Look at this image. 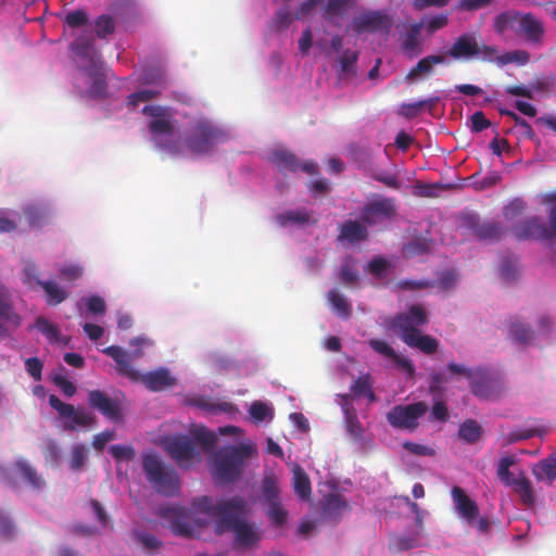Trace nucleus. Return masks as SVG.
Returning a JSON list of instances; mask_svg holds the SVG:
<instances>
[{"instance_id": "53", "label": "nucleus", "mask_w": 556, "mask_h": 556, "mask_svg": "<svg viewBox=\"0 0 556 556\" xmlns=\"http://www.w3.org/2000/svg\"><path fill=\"white\" fill-rule=\"evenodd\" d=\"M64 22L72 28H78L87 24L88 15L83 9L71 11L65 15Z\"/></svg>"}, {"instance_id": "12", "label": "nucleus", "mask_w": 556, "mask_h": 556, "mask_svg": "<svg viewBox=\"0 0 556 556\" xmlns=\"http://www.w3.org/2000/svg\"><path fill=\"white\" fill-rule=\"evenodd\" d=\"M102 352L114 359L117 364L118 375L128 378L134 382H138L141 374L132 366V361L143 355L140 349H135L132 352H127L118 345H110L104 348Z\"/></svg>"}, {"instance_id": "26", "label": "nucleus", "mask_w": 556, "mask_h": 556, "mask_svg": "<svg viewBox=\"0 0 556 556\" xmlns=\"http://www.w3.org/2000/svg\"><path fill=\"white\" fill-rule=\"evenodd\" d=\"M445 62V58L440 54L428 55L417 62L406 75V80H416L424 75H431L433 66Z\"/></svg>"}, {"instance_id": "30", "label": "nucleus", "mask_w": 556, "mask_h": 556, "mask_svg": "<svg viewBox=\"0 0 556 556\" xmlns=\"http://www.w3.org/2000/svg\"><path fill=\"white\" fill-rule=\"evenodd\" d=\"M367 236L368 232L364 225L356 220H348L341 226L339 239L354 243L365 240Z\"/></svg>"}, {"instance_id": "10", "label": "nucleus", "mask_w": 556, "mask_h": 556, "mask_svg": "<svg viewBox=\"0 0 556 556\" xmlns=\"http://www.w3.org/2000/svg\"><path fill=\"white\" fill-rule=\"evenodd\" d=\"M462 227L470 230L479 240L497 241L504 233V228L496 220H481L476 213H463Z\"/></svg>"}, {"instance_id": "9", "label": "nucleus", "mask_w": 556, "mask_h": 556, "mask_svg": "<svg viewBox=\"0 0 556 556\" xmlns=\"http://www.w3.org/2000/svg\"><path fill=\"white\" fill-rule=\"evenodd\" d=\"M162 446L179 467H188L194 458L199 457L191 438L186 434L165 437L162 439Z\"/></svg>"}, {"instance_id": "44", "label": "nucleus", "mask_w": 556, "mask_h": 556, "mask_svg": "<svg viewBox=\"0 0 556 556\" xmlns=\"http://www.w3.org/2000/svg\"><path fill=\"white\" fill-rule=\"evenodd\" d=\"M35 327L51 342L60 338L59 328L42 316L37 317Z\"/></svg>"}, {"instance_id": "22", "label": "nucleus", "mask_w": 556, "mask_h": 556, "mask_svg": "<svg viewBox=\"0 0 556 556\" xmlns=\"http://www.w3.org/2000/svg\"><path fill=\"white\" fill-rule=\"evenodd\" d=\"M496 384L497 382L486 377L482 370H477L473 379L470 380V389L473 395L485 400L497 397V393L495 392Z\"/></svg>"}, {"instance_id": "8", "label": "nucleus", "mask_w": 556, "mask_h": 556, "mask_svg": "<svg viewBox=\"0 0 556 556\" xmlns=\"http://www.w3.org/2000/svg\"><path fill=\"white\" fill-rule=\"evenodd\" d=\"M427 410L428 406L425 402L396 405L387 414V420L393 428L412 431L418 427V420Z\"/></svg>"}, {"instance_id": "59", "label": "nucleus", "mask_w": 556, "mask_h": 556, "mask_svg": "<svg viewBox=\"0 0 556 556\" xmlns=\"http://www.w3.org/2000/svg\"><path fill=\"white\" fill-rule=\"evenodd\" d=\"M432 286V282L428 280H413V279H402L396 282V287L400 290H422Z\"/></svg>"}, {"instance_id": "51", "label": "nucleus", "mask_w": 556, "mask_h": 556, "mask_svg": "<svg viewBox=\"0 0 556 556\" xmlns=\"http://www.w3.org/2000/svg\"><path fill=\"white\" fill-rule=\"evenodd\" d=\"M60 276L66 281H75L83 277L84 267L79 264L63 265L59 268Z\"/></svg>"}, {"instance_id": "47", "label": "nucleus", "mask_w": 556, "mask_h": 556, "mask_svg": "<svg viewBox=\"0 0 556 556\" xmlns=\"http://www.w3.org/2000/svg\"><path fill=\"white\" fill-rule=\"evenodd\" d=\"M88 452L84 444L78 443L73 445L71 451L70 467L77 471L81 469L87 460Z\"/></svg>"}, {"instance_id": "48", "label": "nucleus", "mask_w": 556, "mask_h": 556, "mask_svg": "<svg viewBox=\"0 0 556 556\" xmlns=\"http://www.w3.org/2000/svg\"><path fill=\"white\" fill-rule=\"evenodd\" d=\"M64 371L65 369L62 367L58 372H54L52 375V381L66 396L71 397L76 393V387L67 379Z\"/></svg>"}, {"instance_id": "16", "label": "nucleus", "mask_w": 556, "mask_h": 556, "mask_svg": "<svg viewBox=\"0 0 556 556\" xmlns=\"http://www.w3.org/2000/svg\"><path fill=\"white\" fill-rule=\"evenodd\" d=\"M395 213V205L392 199L381 198L368 202L362 208V220L369 226L376 223L390 218Z\"/></svg>"}, {"instance_id": "18", "label": "nucleus", "mask_w": 556, "mask_h": 556, "mask_svg": "<svg viewBox=\"0 0 556 556\" xmlns=\"http://www.w3.org/2000/svg\"><path fill=\"white\" fill-rule=\"evenodd\" d=\"M447 55L455 60L471 59L479 55L478 41L473 34L466 33L457 37Z\"/></svg>"}, {"instance_id": "27", "label": "nucleus", "mask_w": 556, "mask_h": 556, "mask_svg": "<svg viewBox=\"0 0 556 556\" xmlns=\"http://www.w3.org/2000/svg\"><path fill=\"white\" fill-rule=\"evenodd\" d=\"M21 321V317L14 312L11 304L0 298V337L4 338L9 334L8 326L17 328Z\"/></svg>"}, {"instance_id": "56", "label": "nucleus", "mask_w": 556, "mask_h": 556, "mask_svg": "<svg viewBox=\"0 0 556 556\" xmlns=\"http://www.w3.org/2000/svg\"><path fill=\"white\" fill-rule=\"evenodd\" d=\"M42 367L43 364L38 357H29L25 361V369L35 381L42 379Z\"/></svg>"}, {"instance_id": "15", "label": "nucleus", "mask_w": 556, "mask_h": 556, "mask_svg": "<svg viewBox=\"0 0 556 556\" xmlns=\"http://www.w3.org/2000/svg\"><path fill=\"white\" fill-rule=\"evenodd\" d=\"M88 405L90 408L98 410L112 421H118L122 419L119 402L110 397L101 390H91L88 392Z\"/></svg>"}, {"instance_id": "11", "label": "nucleus", "mask_w": 556, "mask_h": 556, "mask_svg": "<svg viewBox=\"0 0 556 556\" xmlns=\"http://www.w3.org/2000/svg\"><path fill=\"white\" fill-rule=\"evenodd\" d=\"M142 113L152 117L148 124V128L154 138L163 135L170 136L174 134L176 119L169 108L162 105H144Z\"/></svg>"}, {"instance_id": "2", "label": "nucleus", "mask_w": 556, "mask_h": 556, "mask_svg": "<svg viewBox=\"0 0 556 556\" xmlns=\"http://www.w3.org/2000/svg\"><path fill=\"white\" fill-rule=\"evenodd\" d=\"M428 321L425 307L414 304L405 313L397 314L390 325L406 345L417 349L426 355H432L438 351L439 341L429 334H424L419 329Z\"/></svg>"}, {"instance_id": "24", "label": "nucleus", "mask_w": 556, "mask_h": 556, "mask_svg": "<svg viewBox=\"0 0 556 556\" xmlns=\"http://www.w3.org/2000/svg\"><path fill=\"white\" fill-rule=\"evenodd\" d=\"M349 505L345 498L339 493H330L325 497L323 511L324 516L334 521L339 522L341 519L342 513L348 509Z\"/></svg>"}, {"instance_id": "39", "label": "nucleus", "mask_w": 556, "mask_h": 556, "mask_svg": "<svg viewBox=\"0 0 556 556\" xmlns=\"http://www.w3.org/2000/svg\"><path fill=\"white\" fill-rule=\"evenodd\" d=\"M18 470L21 471L23 478L31 485L34 489L40 490L45 486V480L41 476L38 475L37 470L30 466L25 460H18L16 463Z\"/></svg>"}, {"instance_id": "50", "label": "nucleus", "mask_w": 556, "mask_h": 556, "mask_svg": "<svg viewBox=\"0 0 556 556\" xmlns=\"http://www.w3.org/2000/svg\"><path fill=\"white\" fill-rule=\"evenodd\" d=\"M526 210V202L522 199L516 198L503 207V216L507 220H513L523 213Z\"/></svg>"}, {"instance_id": "54", "label": "nucleus", "mask_w": 556, "mask_h": 556, "mask_svg": "<svg viewBox=\"0 0 556 556\" xmlns=\"http://www.w3.org/2000/svg\"><path fill=\"white\" fill-rule=\"evenodd\" d=\"M159 93V91L149 89L132 92L127 97V104L131 106H137L140 102H147L156 98Z\"/></svg>"}, {"instance_id": "21", "label": "nucleus", "mask_w": 556, "mask_h": 556, "mask_svg": "<svg viewBox=\"0 0 556 556\" xmlns=\"http://www.w3.org/2000/svg\"><path fill=\"white\" fill-rule=\"evenodd\" d=\"M451 494L458 514L470 523L476 520L479 515V507L466 492L459 486H453Z\"/></svg>"}, {"instance_id": "17", "label": "nucleus", "mask_w": 556, "mask_h": 556, "mask_svg": "<svg viewBox=\"0 0 556 556\" xmlns=\"http://www.w3.org/2000/svg\"><path fill=\"white\" fill-rule=\"evenodd\" d=\"M521 18L518 38L523 39L533 47H541L545 35L543 21L530 12L523 13Z\"/></svg>"}, {"instance_id": "55", "label": "nucleus", "mask_w": 556, "mask_h": 556, "mask_svg": "<svg viewBox=\"0 0 556 556\" xmlns=\"http://www.w3.org/2000/svg\"><path fill=\"white\" fill-rule=\"evenodd\" d=\"M136 540L140 543L147 551L154 552L161 545V542L156 539L155 535L148 532H136Z\"/></svg>"}, {"instance_id": "52", "label": "nucleus", "mask_w": 556, "mask_h": 556, "mask_svg": "<svg viewBox=\"0 0 556 556\" xmlns=\"http://www.w3.org/2000/svg\"><path fill=\"white\" fill-rule=\"evenodd\" d=\"M110 453L117 462L131 460L136 453L132 446L115 444L110 446Z\"/></svg>"}, {"instance_id": "37", "label": "nucleus", "mask_w": 556, "mask_h": 556, "mask_svg": "<svg viewBox=\"0 0 556 556\" xmlns=\"http://www.w3.org/2000/svg\"><path fill=\"white\" fill-rule=\"evenodd\" d=\"M511 486H514V490L520 496L521 503L523 505L528 507L534 505V492L529 479H527L525 476H521L520 478H517V480Z\"/></svg>"}, {"instance_id": "33", "label": "nucleus", "mask_w": 556, "mask_h": 556, "mask_svg": "<svg viewBox=\"0 0 556 556\" xmlns=\"http://www.w3.org/2000/svg\"><path fill=\"white\" fill-rule=\"evenodd\" d=\"M262 495L267 503L280 501L279 482L275 473L269 472L263 477Z\"/></svg>"}, {"instance_id": "6", "label": "nucleus", "mask_w": 556, "mask_h": 556, "mask_svg": "<svg viewBox=\"0 0 556 556\" xmlns=\"http://www.w3.org/2000/svg\"><path fill=\"white\" fill-rule=\"evenodd\" d=\"M225 139L226 135L223 130L214 126L207 119H199L191 127L190 134L185 139V143L191 152L204 154Z\"/></svg>"}, {"instance_id": "40", "label": "nucleus", "mask_w": 556, "mask_h": 556, "mask_svg": "<svg viewBox=\"0 0 556 556\" xmlns=\"http://www.w3.org/2000/svg\"><path fill=\"white\" fill-rule=\"evenodd\" d=\"M327 298L332 306V309L339 316L346 318L351 315V305L348 303L346 299L337 290L329 291Z\"/></svg>"}, {"instance_id": "34", "label": "nucleus", "mask_w": 556, "mask_h": 556, "mask_svg": "<svg viewBox=\"0 0 556 556\" xmlns=\"http://www.w3.org/2000/svg\"><path fill=\"white\" fill-rule=\"evenodd\" d=\"M352 393L359 397L365 396L369 402L376 401V395L372 391V380L370 374L366 372L357 377L351 386Z\"/></svg>"}, {"instance_id": "20", "label": "nucleus", "mask_w": 556, "mask_h": 556, "mask_svg": "<svg viewBox=\"0 0 556 556\" xmlns=\"http://www.w3.org/2000/svg\"><path fill=\"white\" fill-rule=\"evenodd\" d=\"M139 381L152 392H160L175 384V378L166 368H159L154 371L143 374Z\"/></svg>"}, {"instance_id": "25", "label": "nucleus", "mask_w": 556, "mask_h": 556, "mask_svg": "<svg viewBox=\"0 0 556 556\" xmlns=\"http://www.w3.org/2000/svg\"><path fill=\"white\" fill-rule=\"evenodd\" d=\"M36 283L40 286L46 294V303L50 306H56L64 302L70 293L68 291L61 287L56 281L54 280H40L36 279Z\"/></svg>"}, {"instance_id": "41", "label": "nucleus", "mask_w": 556, "mask_h": 556, "mask_svg": "<svg viewBox=\"0 0 556 556\" xmlns=\"http://www.w3.org/2000/svg\"><path fill=\"white\" fill-rule=\"evenodd\" d=\"M515 463L516 458L514 456H505L500 459L497 465V476L500 480L508 486H511L517 480L509 470Z\"/></svg>"}, {"instance_id": "35", "label": "nucleus", "mask_w": 556, "mask_h": 556, "mask_svg": "<svg viewBox=\"0 0 556 556\" xmlns=\"http://www.w3.org/2000/svg\"><path fill=\"white\" fill-rule=\"evenodd\" d=\"M483 433L481 425L475 419H466L458 429L459 438L469 443L473 444L478 442Z\"/></svg>"}, {"instance_id": "49", "label": "nucleus", "mask_w": 556, "mask_h": 556, "mask_svg": "<svg viewBox=\"0 0 556 556\" xmlns=\"http://www.w3.org/2000/svg\"><path fill=\"white\" fill-rule=\"evenodd\" d=\"M511 338L519 343H527L532 338V330L522 323L515 321L510 326L509 331Z\"/></svg>"}, {"instance_id": "28", "label": "nucleus", "mask_w": 556, "mask_h": 556, "mask_svg": "<svg viewBox=\"0 0 556 556\" xmlns=\"http://www.w3.org/2000/svg\"><path fill=\"white\" fill-rule=\"evenodd\" d=\"M422 23H414L409 26V30L401 38V45L405 52L410 53V56H416L422 52V47L419 41Z\"/></svg>"}, {"instance_id": "42", "label": "nucleus", "mask_w": 556, "mask_h": 556, "mask_svg": "<svg viewBox=\"0 0 556 556\" xmlns=\"http://www.w3.org/2000/svg\"><path fill=\"white\" fill-rule=\"evenodd\" d=\"M530 61V54L526 50H514L501 54L497 60L498 66H505L509 63H517L518 65H526Z\"/></svg>"}, {"instance_id": "38", "label": "nucleus", "mask_w": 556, "mask_h": 556, "mask_svg": "<svg viewBox=\"0 0 556 556\" xmlns=\"http://www.w3.org/2000/svg\"><path fill=\"white\" fill-rule=\"evenodd\" d=\"M191 434L205 452L212 451L217 441L216 434L204 426H197L191 430Z\"/></svg>"}, {"instance_id": "64", "label": "nucleus", "mask_w": 556, "mask_h": 556, "mask_svg": "<svg viewBox=\"0 0 556 556\" xmlns=\"http://www.w3.org/2000/svg\"><path fill=\"white\" fill-rule=\"evenodd\" d=\"M430 420H438L445 422L448 419V410L446 404L443 401H437L430 412Z\"/></svg>"}, {"instance_id": "57", "label": "nucleus", "mask_w": 556, "mask_h": 556, "mask_svg": "<svg viewBox=\"0 0 556 556\" xmlns=\"http://www.w3.org/2000/svg\"><path fill=\"white\" fill-rule=\"evenodd\" d=\"M352 0H328L326 14L329 16H342Z\"/></svg>"}, {"instance_id": "13", "label": "nucleus", "mask_w": 556, "mask_h": 556, "mask_svg": "<svg viewBox=\"0 0 556 556\" xmlns=\"http://www.w3.org/2000/svg\"><path fill=\"white\" fill-rule=\"evenodd\" d=\"M393 21L389 14L382 11H367L353 18L352 28L357 34L365 31L375 33L378 30L389 33Z\"/></svg>"}, {"instance_id": "62", "label": "nucleus", "mask_w": 556, "mask_h": 556, "mask_svg": "<svg viewBox=\"0 0 556 556\" xmlns=\"http://www.w3.org/2000/svg\"><path fill=\"white\" fill-rule=\"evenodd\" d=\"M86 305L89 313L93 315L104 314L106 311L105 301L99 295H91L86 299Z\"/></svg>"}, {"instance_id": "14", "label": "nucleus", "mask_w": 556, "mask_h": 556, "mask_svg": "<svg viewBox=\"0 0 556 556\" xmlns=\"http://www.w3.org/2000/svg\"><path fill=\"white\" fill-rule=\"evenodd\" d=\"M270 161L280 172H296L299 169L306 174L315 175L318 172V164L314 161L300 162L296 155L288 150L278 149L271 152Z\"/></svg>"}, {"instance_id": "32", "label": "nucleus", "mask_w": 556, "mask_h": 556, "mask_svg": "<svg viewBox=\"0 0 556 556\" xmlns=\"http://www.w3.org/2000/svg\"><path fill=\"white\" fill-rule=\"evenodd\" d=\"M23 213L30 227H41L49 218V210L39 204L27 205Z\"/></svg>"}, {"instance_id": "36", "label": "nucleus", "mask_w": 556, "mask_h": 556, "mask_svg": "<svg viewBox=\"0 0 556 556\" xmlns=\"http://www.w3.org/2000/svg\"><path fill=\"white\" fill-rule=\"evenodd\" d=\"M277 223L281 227H286L288 224H307L311 222V212L305 208L291 210L285 213L278 214L276 217Z\"/></svg>"}, {"instance_id": "23", "label": "nucleus", "mask_w": 556, "mask_h": 556, "mask_svg": "<svg viewBox=\"0 0 556 556\" xmlns=\"http://www.w3.org/2000/svg\"><path fill=\"white\" fill-rule=\"evenodd\" d=\"M358 60V53L352 50H344L340 55L337 68V77L340 81H350L357 75L356 63Z\"/></svg>"}, {"instance_id": "45", "label": "nucleus", "mask_w": 556, "mask_h": 556, "mask_svg": "<svg viewBox=\"0 0 556 556\" xmlns=\"http://www.w3.org/2000/svg\"><path fill=\"white\" fill-rule=\"evenodd\" d=\"M96 35L103 39L115 30V24L110 15L102 14L94 21Z\"/></svg>"}, {"instance_id": "46", "label": "nucleus", "mask_w": 556, "mask_h": 556, "mask_svg": "<svg viewBox=\"0 0 556 556\" xmlns=\"http://www.w3.org/2000/svg\"><path fill=\"white\" fill-rule=\"evenodd\" d=\"M266 511L267 517L273 521L276 527H282L287 521L288 513L282 507L281 501L268 503Z\"/></svg>"}, {"instance_id": "60", "label": "nucleus", "mask_w": 556, "mask_h": 556, "mask_svg": "<svg viewBox=\"0 0 556 556\" xmlns=\"http://www.w3.org/2000/svg\"><path fill=\"white\" fill-rule=\"evenodd\" d=\"M369 346L375 352H377L386 357H389L391 359L394 358V356L396 355V352L394 351V349L383 340L371 339V340H369Z\"/></svg>"}, {"instance_id": "43", "label": "nucleus", "mask_w": 556, "mask_h": 556, "mask_svg": "<svg viewBox=\"0 0 556 556\" xmlns=\"http://www.w3.org/2000/svg\"><path fill=\"white\" fill-rule=\"evenodd\" d=\"M452 379L451 376L441 371H431L429 374V392L432 395H440L444 391V384Z\"/></svg>"}, {"instance_id": "58", "label": "nucleus", "mask_w": 556, "mask_h": 556, "mask_svg": "<svg viewBox=\"0 0 556 556\" xmlns=\"http://www.w3.org/2000/svg\"><path fill=\"white\" fill-rule=\"evenodd\" d=\"M403 447L409 453L418 456H434L435 451L427 445L415 443L412 441H405Z\"/></svg>"}, {"instance_id": "63", "label": "nucleus", "mask_w": 556, "mask_h": 556, "mask_svg": "<svg viewBox=\"0 0 556 556\" xmlns=\"http://www.w3.org/2000/svg\"><path fill=\"white\" fill-rule=\"evenodd\" d=\"M478 56H480L482 61L495 62L497 64V60L500 59L501 54H498V49L495 46L478 43Z\"/></svg>"}, {"instance_id": "7", "label": "nucleus", "mask_w": 556, "mask_h": 556, "mask_svg": "<svg viewBox=\"0 0 556 556\" xmlns=\"http://www.w3.org/2000/svg\"><path fill=\"white\" fill-rule=\"evenodd\" d=\"M50 406L55 409L63 420V428L67 431L76 430L78 427H91L96 424V417L84 407H75L72 404L62 402L56 395L49 396Z\"/></svg>"}, {"instance_id": "31", "label": "nucleus", "mask_w": 556, "mask_h": 556, "mask_svg": "<svg viewBox=\"0 0 556 556\" xmlns=\"http://www.w3.org/2000/svg\"><path fill=\"white\" fill-rule=\"evenodd\" d=\"M532 473L536 480L552 484L556 480V457H547L539 462Z\"/></svg>"}, {"instance_id": "4", "label": "nucleus", "mask_w": 556, "mask_h": 556, "mask_svg": "<svg viewBox=\"0 0 556 556\" xmlns=\"http://www.w3.org/2000/svg\"><path fill=\"white\" fill-rule=\"evenodd\" d=\"M142 465L147 479L157 493L173 496L179 492V477L173 467L164 465L154 454L144 455Z\"/></svg>"}, {"instance_id": "29", "label": "nucleus", "mask_w": 556, "mask_h": 556, "mask_svg": "<svg viewBox=\"0 0 556 556\" xmlns=\"http://www.w3.org/2000/svg\"><path fill=\"white\" fill-rule=\"evenodd\" d=\"M292 473V484L294 492L301 500L308 501L312 494V486L307 473L300 465L293 466Z\"/></svg>"}, {"instance_id": "19", "label": "nucleus", "mask_w": 556, "mask_h": 556, "mask_svg": "<svg viewBox=\"0 0 556 556\" xmlns=\"http://www.w3.org/2000/svg\"><path fill=\"white\" fill-rule=\"evenodd\" d=\"M523 13L517 10H507L497 14L493 20L494 31L501 36H504L507 31H513L518 37Z\"/></svg>"}, {"instance_id": "3", "label": "nucleus", "mask_w": 556, "mask_h": 556, "mask_svg": "<svg viewBox=\"0 0 556 556\" xmlns=\"http://www.w3.org/2000/svg\"><path fill=\"white\" fill-rule=\"evenodd\" d=\"M253 453L249 444L225 446L213 455L212 475L219 483L237 481L243 471L244 460Z\"/></svg>"}, {"instance_id": "5", "label": "nucleus", "mask_w": 556, "mask_h": 556, "mask_svg": "<svg viewBox=\"0 0 556 556\" xmlns=\"http://www.w3.org/2000/svg\"><path fill=\"white\" fill-rule=\"evenodd\" d=\"M511 232L519 241H552L556 238V205L549 208L547 225L540 217L532 216L513 226Z\"/></svg>"}, {"instance_id": "61", "label": "nucleus", "mask_w": 556, "mask_h": 556, "mask_svg": "<svg viewBox=\"0 0 556 556\" xmlns=\"http://www.w3.org/2000/svg\"><path fill=\"white\" fill-rule=\"evenodd\" d=\"M271 414L270 408L263 402H253L250 407V415L255 421H263Z\"/></svg>"}, {"instance_id": "1", "label": "nucleus", "mask_w": 556, "mask_h": 556, "mask_svg": "<svg viewBox=\"0 0 556 556\" xmlns=\"http://www.w3.org/2000/svg\"><path fill=\"white\" fill-rule=\"evenodd\" d=\"M176 518L172 521V530L176 535L193 538L199 529L214 520L215 532L219 535L232 532L235 545L250 548L258 544L262 534L258 528L245 518L250 513L248 501L242 496L213 501L210 496L194 498L191 504L193 522L187 520L182 509H174Z\"/></svg>"}]
</instances>
